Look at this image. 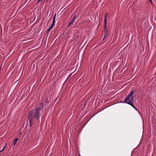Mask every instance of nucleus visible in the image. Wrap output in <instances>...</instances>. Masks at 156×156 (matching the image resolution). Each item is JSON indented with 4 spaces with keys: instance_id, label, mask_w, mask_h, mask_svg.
Masks as SVG:
<instances>
[{
    "instance_id": "1",
    "label": "nucleus",
    "mask_w": 156,
    "mask_h": 156,
    "mask_svg": "<svg viewBox=\"0 0 156 156\" xmlns=\"http://www.w3.org/2000/svg\"><path fill=\"white\" fill-rule=\"evenodd\" d=\"M40 108H36L34 111L32 109L28 113V119L29 120V126L31 127V124L33 120V118H36L37 120L39 121V117L40 116Z\"/></svg>"
},
{
    "instance_id": "2",
    "label": "nucleus",
    "mask_w": 156,
    "mask_h": 156,
    "mask_svg": "<svg viewBox=\"0 0 156 156\" xmlns=\"http://www.w3.org/2000/svg\"><path fill=\"white\" fill-rule=\"evenodd\" d=\"M134 93V91L133 90H132L130 93L124 99L123 103L129 105L135 109L137 110V109L134 106L133 104L134 101V98L133 97H132V96Z\"/></svg>"
},
{
    "instance_id": "3",
    "label": "nucleus",
    "mask_w": 156,
    "mask_h": 156,
    "mask_svg": "<svg viewBox=\"0 0 156 156\" xmlns=\"http://www.w3.org/2000/svg\"><path fill=\"white\" fill-rule=\"evenodd\" d=\"M108 16V14L106 13L105 15V20H104V30L105 31H108V30L107 29V17Z\"/></svg>"
},
{
    "instance_id": "4",
    "label": "nucleus",
    "mask_w": 156,
    "mask_h": 156,
    "mask_svg": "<svg viewBox=\"0 0 156 156\" xmlns=\"http://www.w3.org/2000/svg\"><path fill=\"white\" fill-rule=\"evenodd\" d=\"M109 36L108 34V31H105V34L104 35V37L103 40L107 38Z\"/></svg>"
},
{
    "instance_id": "5",
    "label": "nucleus",
    "mask_w": 156,
    "mask_h": 156,
    "mask_svg": "<svg viewBox=\"0 0 156 156\" xmlns=\"http://www.w3.org/2000/svg\"><path fill=\"white\" fill-rule=\"evenodd\" d=\"M44 107L43 105V101L42 100L39 103V108H42Z\"/></svg>"
},
{
    "instance_id": "6",
    "label": "nucleus",
    "mask_w": 156,
    "mask_h": 156,
    "mask_svg": "<svg viewBox=\"0 0 156 156\" xmlns=\"http://www.w3.org/2000/svg\"><path fill=\"white\" fill-rule=\"evenodd\" d=\"M18 138H16L14 140V144L15 145L16 143V142L18 141Z\"/></svg>"
},
{
    "instance_id": "7",
    "label": "nucleus",
    "mask_w": 156,
    "mask_h": 156,
    "mask_svg": "<svg viewBox=\"0 0 156 156\" xmlns=\"http://www.w3.org/2000/svg\"><path fill=\"white\" fill-rule=\"evenodd\" d=\"M74 20H73V19L70 22L69 24V26H70L74 22Z\"/></svg>"
},
{
    "instance_id": "8",
    "label": "nucleus",
    "mask_w": 156,
    "mask_h": 156,
    "mask_svg": "<svg viewBox=\"0 0 156 156\" xmlns=\"http://www.w3.org/2000/svg\"><path fill=\"white\" fill-rule=\"evenodd\" d=\"M52 28H51L50 27L47 30V34H48L49 33V31H50V30H51L52 29Z\"/></svg>"
},
{
    "instance_id": "9",
    "label": "nucleus",
    "mask_w": 156,
    "mask_h": 156,
    "mask_svg": "<svg viewBox=\"0 0 156 156\" xmlns=\"http://www.w3.org/2000/svg\"><path fill=\"white\" fill-rule=\"evenodd\" d=\"M55 23H54V22L53 23L52 22V24H51V25L50 27L51 28H52V29L53 28V27L55 25Z\"/></svg>"
},
{
    "instance_id": "10",
    "label": "nucleus",
    "mask_w": 156,
    "mask_h": 156,
    "mask_svg": "<svg viewBox=\"0 0 156 156\" xmlns=\"http://www.w3.org/2000/svg\"><path fill=\"white\" fill-rule=\"evenodd\" d=\"M45 101L46 103H47L48 104L49 101H48V98H46V99H45Z\"/></svg>"
},
{
    "instance_id": "11",
    "label": "nucleus",
    "mask_w": 156,
    "mask_h": 156,
    "mask_svg": "<svg viewBox=\"0 0 156 156\" xmlns=\"http://www.w3.org/2000/svg\"><path fill=\"white\" fill-rule=\"evenodd\" d=\"M77 15H75V16L73 18V20H74L76 18H77L78 17V16H77Z\"/></svg>"
},
{
    "instance_id": "12",
    "label": "nucleus",
    "mask_w": 156,
    "mask_h": 156,
    "mask_svg": "<svg viewBox=\"0 0 156 156\" xmlns=\"http://www.w3.org/2000/svg\"><path fill=\"white\" fill-rule=\"evenodd\" d=\"M5 146L2 149L1 151H0V155H1V152L2 151H3L4 150L5 148Z\"/></svg>"
},
{
    "instance_id": "13",
    "label": "nucleus",
    "mask_w": 156,
    "mask_h": 156,
    "mask_svg": "<svg viewBox=\"0 0 156 156\" xmlns=\"http://www.w3.org/2000/svg\"><path fill=\"white\" fill-rule=\"evenodd\" d=\"M134 92H135V93H136L137 92V89L136 88L134 90Z\"/></svg>"
},
{
    "instance_id": "14",
    "label": "nucleus",
    "mask_w": 156,
    "mask_h": 156,
    "mask_svg": "<svg viewBox=\"0 0 156 156\" xmlns=\"http://www.w3.org/2000/svg\"><path fill=\"white\" fill-rule=\"evenodd\" d=\"M56 16V14H55L54 16L53 19H55Z\"/></svg>"
},
{
    "instance_id": "15",
    "label": "nucleus",
    "mask_w": 156,
    "mask_h": 156,
    "mask_svg": "<svg viewBox=\"0 0 156 156\" xmlns=\"http://www.w3.org/2000/svg\"><path fill=\"white\" fill-rule=\"evenodd\" d=\"M55 19H53V22H52L53 23H55Z\"/></svg>"
},
{
    "instance_id": "16",
    "label": "nucleus",
    "mask_w": 156,
    "mask_h": 156,
    "mask_svg": "<svg viewBox=\"0 0 156 156\" xmlns=\"http://www.w3.org/2000/svg\"><path fill=\"white\" fill-rule=\"evenodd\" d=\"M71 74H70L69 76H68V77H67V80H68V79L69 78V77L71 76Z\"/></svg>"
},
{
    "instance_id": "17",
    "label": "nucleus",
    "mask_w": 156,
    "mask_h": 156,
    "mask_svg": "<svg viewBox=\"0 0 156 156\" xmlns=\"http://www.w3.org/2000/svg\"><path fill=\"white\" fill-rule=\"evenodd\" d=\"M42 0H38L37 2V3H39V2H40Z\"/></svg>"
},
{
    "instance_id": "18",
    "label": "nucleus",
    "mask_w": 156,
    "mask_h": 156,
    "mask_svg": "<svg viewBox=\"0 0 156 156\" xmlns=\"http://www.w3.org/2000/svg\"><path fill=\"white\" fill-rule=\"evenodd\" d=\"M149 1H150V2L151 3V4H152V0H149Z\"/></svg>"
},
{
    "instance_id": "19",
    "label": "nucleus",
    "mask_w": 156,
    "mask_h": 156,
    "mask_svg": "<svg viewBox=\"0 0 156 156\" xmlns=\"http://www.w3.org/2000/svg\"><path fill=\"white\" fill-rule=\"evenodd\" d=\"M122 102V101H120L119 102Z\"/></svg>"
}]
</instances>
